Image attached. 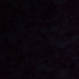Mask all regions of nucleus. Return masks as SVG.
<instances>
[{
  "label": "nucleus",
  "mask_w": 79,
  "mask_h": 79,
  "mask_svg": "<svg viewBox=\"0 0 79 79\" xmlns=\"http://www.w3.org/2000/svg\"><path fill=\"white\" fill-rule=\"evenodd\" d=\"M44 60H79V59H76L75 55L74 59H44Z\"/></svg>",
  "instance_id": "f257e3e1"
},
{
  "label": "nucleus",
  "mask_w": 79,
  "mask_h": 79,
  "mask_svg": "<svg viewBox=\"0 0 79 79\" xmlns=\"http://www.w3.org/2000/svg\"><path fill=\"white\" fill-rule=\"evenodd\" d=\"M57 55H59V54H57Z\"/></svg>",
  "instance_id": "f03ea898"
},
{
  "label": "nucleus",
  "mask_w": 79,
  "mask_h": 79,
  "mask_svg": "<svg viewBox=\"0 0 79 79\" xmlns=\"http://www.w3.org/2000/svg\"><path fill=\"white\" fill-rule=\"evenodd\" d=\"M74 60V61H76V60Z\"/></svg>",
  "instance_id": "7ed1b4c3"
}]
</instances>
